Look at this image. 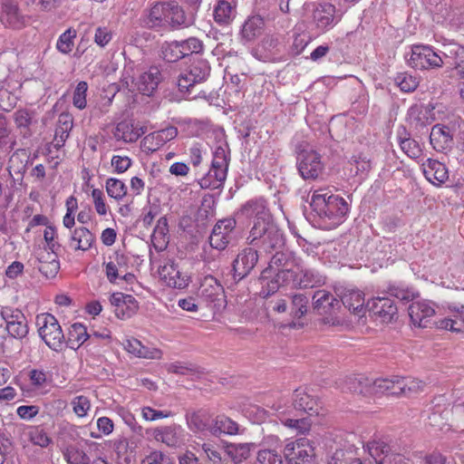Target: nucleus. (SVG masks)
Listing matches in <instances>:
<instances>
[{
  "instance_id": "obj_1",
  "label": "nucleus",
  "mask_w": 464,
  "mask_h": 464,
  "mask_svg": "<svg viewBox=\"0 0 464 464\" xmlns=\"http://www.w3.org/2000/svg\"><path fill=\"white\" fill-rule=\"evenodd\" d=\"M310 206L317 218L319 227L330 230L342 224L349 211L346 200L325 189L315 190L311 198Z\"/></svg>"
},
{
  "instance_id": "obj_2",
  "label": "nucleus",
  "mask_w": 464,
  "mask_h": 464,
  "mask_svg": "<svg viewBox=\"0 0 464 464\" xmlns=\"http://www.w3.org/2000/svg\"><path fill=\"white\" fill-rule=\"evenodd\" d=\"M246 242L260 253L269 254L284 246L283 233L277 226L270 221L261 225H253L246 237Z\"/></svg>"
},
{
  "instance_id": "obj_3",
  "label": "nucleus",
  "mask_w": 464,
  "mask_h": 464,
  "mask_svg": "<svg viewBox=\"0 0 464 464\" xmlns=\"http://www.w3.org/2000/svg\"><path fill=\"white\" fill-rule=\"evenodd\" d=\"M36 325L45 344L53 351H61L65 337L57 319L51 314H41L36 316Z\"/></svg>"
},
{
  "instance_id": "obj_4",
  "label": "nucleus",
  "mask_w": 464,
  "mask_h": 464,
  "mask_svg": "<svg viewBox=\"0 0 464 464\" xmlns=\"http://www.w3.org/2000/svg\"><path fill=\"white\" fill-rule=\"evenodd\" d=\"M312 299L314 311L324 316V324H339L340 321L336 315L342 306L340 301L333 294L326 290H317Z\"/></svg>"
},
{
  "instance_id": "obj_5",
  "label": "nucleus",
  "mask_w": 464,
  "mask_h": 464,
  "mask_svg": "<svg viewBox=\"0 0 464 464\" xmlns=\"http://www.w3.org/2000/svg\"><path fill=\"white\" fill-rule=\"evenodd\" d=\"M407 62L411 68L419 70L439 68L443 64V59L426 45L413 46Z\"/></svg>"
},
{
  "instance_id": "obj_6",
  "label": "nucleus",
  "mask_w": 464,
  "mask_h": 464,
  "mask_svg": "<svg viewBox=\"0 0 464 464\" xmlns=\"http://www.w3.org/2000/svg\"><path fill=\"white\" fill-rule=\"evenodd\" d=\"M372 317L382 324H391L398 318V308L394 301L389 297H376L367 302Z\"/></svg>"
},
{
  "instance_id": "obj_7",
  "label": "nucleus",
  "mask_w": 464,
  "mask_h": 464,
  "mask_svg": "<svg viewBox=\"0 0 464 464\" xmlns=\"http://www.w3.org/2000/svg\"><path fill=\"white\" fill-rule=\"evenodd\" d=\"M236 218L241 219L254 218V225H261L263 223H268L272 220L269 209L266 206V202L264 198H253L246 201L241 208L237 211Z\"/></svg>"
},
{
  "instance_id": "obj_8",
  "label": "nucleus",
  "mask_w": 464,
  "mask_h": 464,
  "mask_svg": "<svg viewBox=\"0 0 464 464\" xmlns=\"http://www.w3.org/2000/svg\"><path fill=\"white\" fill-rule=\"evenodd\" d=\"M339 19L335 6L326 1L318 2L313 10V24L319 32H326L333 28Z\"/></svg>"
},
{
  "instance_id": "obj_9",
  "label": "nucleus",
  "mask_w": 464,
  "mask_h": 464,
  "mask_svg": "<svg viewBox=\"0 0 464 464\" xmlns=\"http://www.w3.org/2000/svg\"><path fill=\"white\" fill-rule=\"evenodd\" d=\"M455 130L444 124H435L430 133V142L432 148L442 153L450 151L455 144Z\"/></svg>"
},
{
  "instance_id": "obj_10",
  "label": "nucleus",
  "mask_w": 464,
  "mask_h": 464,
  "mask_svg": "<svg viewBox=\"0 0 464 464\" xmlns=\"http://www.w3.org/2000/svg\"><path fill=\"white\" fill-rule=\"evenodd\" d=\"M258 251L249 246L242 249L233 262L234 278L241 280L248 276L258 262Z\"/></svg>"
},
{
  "instance_id": "obj_11",
  "label": "nucleus",
  "mask_w": 464,
  "mask_h": 464,
  "mask_svg": "<svg viewBox=\"0 0 464 464\" xmlns=\"http://www.w3.org/2000/svg\"><path fill=\"white\" fill-rule=\"evenodd\" d=\"M314 450L306 439L288 442L284 450V454L289 464H305L314 456Z\"/></svg>"
},
{
  "instance_id": "obj_12",
  "label": "nucleus",
  "mask_w": 464,
  "mask_h": 464,
  "mask_svg": "<svg viewBox=\"0 0 464 464\" xmlns=\"http://www.w3.org/2000/svg\"><path fill=\"white\" fill-rule=\"evenodd\" d=\"M110 303L114 307L115 315L121 320L129 319L139 310V303L130 295L114 293L110 297Z\"/></svg>"
},
{
  "instance_id": "obj_13",
  "label": "nucleus",
  "mask_w": 464,
  "mask_h": 464,
  "mask_svg": "<svg viewBox=\"0 0 464 464\" xmlns=\"http://www.w3.org/2000/svg\"><path fill=\"white\" fill-rule=\"evenodd\" d=\"M297 169L299 174H313L322 170L320 155L310 149L308 145H300L297 155Z\"/></svg>"
},
{
  "instance_id": "obj_14",
  "label": "nucleus",
  "mask_w": 464,
  "mask_h": 464,
  "mask_svg": "<svg viewBox=\"0 0 464 464\" xmlns=\"http://www.w3.org/2000/svg\"><path fill=\"white\" fill-rule=\"evenodd\" d=\"M411 322L418 327L425 328L435 314L434 304L422 300L413 302L409 306Z\"/></svg>"
},
{
  "instance_id": "obj_15",
  "label": "nucleus",
  "mask_w": 464,
  "mask_h": 464,
  "mask_svg": "<svg viewBox=\"0 0 464 464\" xmlns=\"http://www.w3.org/2000/svg\"><path fill=\"white\" fill-rule=\"evenodd\" d=\"M159 274L160 279L169 287L183 289L188 285V276L181 274L172 260L161 266Z\"/></svg>"
},
{
  "instance_id": "obj_16",
  "label": "nucleus",
  "mask_w": 464,
  "mask_h": 464,
  "mask_svg": "<svg viewBox=\"0 0 464 464\" xmlns=\"http://www.w3.org/2000/svg\"><path fill=\"white\" fill-rule=\"evenodd\" d=\"M162 80L160 70L157 66H151L139 76L136 86L143 95L152 96Z\"/></svg>"
},
{
  "instance_id": "obj_17",
  "label": "nucleus",
  "mask_w": 464,
  "mask_h": 464,
  "mask_svg": "<svg viewBox=\"0 0 464 464\" xmlns=\"http://www.w3.org/2000/svg\"><path fill=\"white\" fill-rule=\"evenodd\" d=\"M342 304L351 312L360 314L364 309V295L354 288H339L336 291Z\"/></svg>"
},
{
  "instance_id": "obj_18",
  "label": "nucleus",
  "mask_w": 464,
  "mask_h": 464,
  "mask_svg": "<svg viewBox=\"0 0 464 464\" xmlns=\"http://www.w3.org/2000/svg\"><path fill=\"white\" fill-rule=\"evenodd\" d=\"M199 296L207 303H216L224 296V288L214 276H206L198 289Z\"/></svg>"
},
{
  "instance_id": "obj_19",
  "label": "nucleus",
  "mask_w": 464,
  "mask_h": 464,
  "mask_svg": "<svg viewBox=\"0 0 464 464\" xmlns=\"http://www.w3.org/2000/svg\"><path fill=\"white\" fill-rule=\"evenodd\" d=\"M152 435L157 441L165 443L169 447H177L182 440V429L179 425L172 424L155 429Z\"/></svg>"
},
{
  "instance_id": "obj_20",
  "label": "nucleus",
  "mask_w": 464,
  "mask_h": 464,
  "mask_svg": "<svg viewBox=\"0 0 464 464\" xmlns=\"http://www.w3.org/2000/svg\"><path fill=\"white\" fill-rule=\"evenodd\" d=\"M187 422L188 428L194 432L211 433L213 419L208 411L199 410L187 414Z\"/></svg>"
},
{
  "instance_id": "obj_21",
  "label": "nucleus",
  "mask_w": 464,
  "mask_h": 464,
  "mask_svg": "<svg viewBox=\"0 0 464 464\" xmlns=\"http://www.w3.org/2000/svg\"><path fill=\"white\" fill-rule=\"evenodd\" d=\"M343 389L362 396L373 394L372 380L361 374L347 377L344 380Z\"/></svg>"
},
{
  "instance_id": "obj_22",
  "label": "nucleus",
  "mask_w": 464,
  "mask_h": 464,
  "mask_svg": "<svg viewBox=\"0 0 464 464\" xmlns=\"http://www.w3.org/2000/svg\"><path fill=\"white\" fill-rule=\"evenodd\" d=\"M16 144V138L7 117L0 112V151L8 154L14 150Z\"/></svg>"
},
{
  "instance_id": "obj_23",
  "label": "nucleus",
  "mask_w": 464,
  "mask_h": 464,
  "mask_svg": "<svg viewBox=\"0 0 464 464\" xmlns=\"http://www.w3.org/2000/svg\"><path fill=\"white\" fill-rule=\"evenodd\" d=\"M2 23L9 27L19 29L24 24V17L20 14L17 5L11 0H5L2 4Z\"/></svg>"
},
{
  "instance_id": "obj_24",
  "label": "nucleus",
  "mask_w": 464,
  "mask_h": 464,
  "mask_svg": "<svg viewBox=\"0 0 464 464\" xmlns=\"http://www.w3.org/2000/svg\"><path fill=\"white\" fill-rule=\"evenodd\" d=\"M293 406L295 410L305 411L310 415L319 413L317 401L303 389H296L294 392Z\"/></svg>"
},
{
  "instance_id": "obj_25",
  "label": "nucleus",
  "mask_w": 464,
  "mask_h": 464,
  "mask_svg": "<svg viewBox=\"0 0 464 464\" xmlns=\"http://www.w3.org/2000/svg\"><path fill=\"white\" fill-rule=\"evenodd\" d=\"M164 5L163 3L155 4L150 9L147 10L142 18V24L149 29H164Z\"/></svg>"
},
{
  "instance_id": "obj_26",
  "label": "nucleus",
  "mask_w": 464,
  "mask_h": 464,
  "mask_svg": "<svg viewBox=\"0 0 464 464\" xmlns=\"http://www.w3.org/2000/svg\"><path fill=\"white\" fill-rule=\"evenodd\" d=\"M366 450L376 464H385L387 461L391 462L393 457L391 447L382 440L368 442Z\"/></svg>"
},
{
  "instance_id": "obj_27",
  "label": "nucleus",
  "mask_w": 464,
  "mask_h": 464,
  "mask_svg": "<svg viewBox=\"0 0 464 464\" xmlns=\"http://www.w3.org/2000/svg\"><path fill=\"white\" fill-rule=\"evenodd\" d=\"M324 281V276L318 271L308 268L303 264L294 284L301 288H312L323 284Z\"/></svg>"
},
{
  "instance_id": "obj_28",
  "label": "nucleus",
  "mask_w": 464,
  "mask_h": 464,
  "mask_svg": "<svg viewBox=\"0 0 464 464\" xmlns=\"http://www.w3.org/2000/svg\"><path fill=\"white\" fill-rule=\"evenodd\" d=\"M438 327L440 329L450 330L455 333L464 332V306L451 310V314L444 319L440 320Z\"/></svg>"
},
{
  "instance_id": "obj_29",
  "label": "nucleus",
  "mask_w": 464,
  "mask_h": 464,
  "mask_svg": "<svg viewBox=\"0 0 464 464\" xmlns=\"http://www.w3.org/2000/svg\"><path fill=\"white\" fill-rule=\"evenodd\" d=\"M236 16L235 0H218L214 10L215 21L220 24H229Z\"/></svg>"
},
{
  "instance_id": "obj_30",
  "label": "nucleus",
  "mask_w": 464,
  "mask_h": 464,
  "mask_svg": "<svg viewBox=\"0 0 464 464\" xmlns=\"http://www.w3.org/2000/svg\"><path fill=\"white\" fill-rule=\"evenodd\" d=\"M304 262L301 257L297 256L295 253H292L290 260L285 264L282 271H277V277L281 279L282 283L295 282L298 273L302 268Z\"/></svg>"
},
{
  "instance_id": "obj_31",
  "label": "nucleus",
  "mask_w": 464,
  "mask_h": 464,
  "mask_svg": "<svg viewBox=\"0 0 464 464\" xmlns=\"http://www.w3.org/2000/svg\"><path fill=\"white\" fill-rule=\"evenodd\" d=\"M72 127V120L68 114H61L54 131L53 144L56 149H60L64 145L65 140L69 137V132Z\"/></svg>"
},
{
  "instance_id": "obj_32",
  "label": "nucleus",
  "mask_w": 464,
  "mask_h": 464,
  "mask_svg": "<svg viewBox=\"0 0 464 464\" xmlns=\"http://www.w3.org/2000/svg\"><path fill=\"white\" fill-rule=\"evenodd\" d=\"M94 240L93 235L84 227H77L74 229L70 241V246L74 250L86 251L91 246Z\"/></svg>"
},
{
  "instance_id": "obj_33",
  "label": "nucleus",
  "mask_w": 464,
  "mask_h": 464,
  "mask_svg": "<svg viewBox=\"0 0 464 464\" xmlns=\"http://www.w3.org/2000/svg\"><path fill=\"white\" fill-rule=\"evenodd\" d=\"M229 164V151L219 146L213 152L211 167L207 174H227Z\"/></svg>"
},
{
  "instance_id": "obj_34",
  "label": "nucleus",
  "mask_w": 464,
  "mask_h": 464,
  "mask_svg": "<svg viewBox=\"0 0 464 464\" xmlns=\"http://www.w3.org/2000/svg\"><path fill=\"white\" fill-rule=\"evenodd\" d=\"M264 28V20L259 15L249 17L243 24L241 30L242 37L250 42L261 35Z\"/></svg>"
},
{
  "instance_id": "obj_35",
  "label": "nucleus",
  "mask_w": 464,
  "mask_h": 464,
  "mask_svg": "<svg viewBox=\"0 0 464 464\" xmlns=\"http://www.w3.org/2000/svg\"><path fill=\"white\" fill-rule=\"evenodd\" d=\"M238 426L235 421L224 415H221L213 419L210 434L214 436H218L222 433L232 435L236 434Z\"/></svg>"
},
{
  "instance_id": "obj_36",
  "label": "nucleus",
  "mask_w": 464,
  "mask_h": 464,
  "mask_svg": "<svg viewBox=\"0 0 464 464\" xmlns=\"http://www.w3.org/2000/svg\"><path fill=\"white\" fill-rule=\"evenodd\" d=\"M29 160L24 150H17L9 159L8 174H25L28 169Z\"/></svg>"
},
{
  "instance_id": "obj_37",
  "label": "nucleus",
  "mask_w": 464,
  "mask_h": 464,
  "mask_svg": "<svg viewBox=\"0 0 464 464\" xmlns=\"http://www.w3.org/2000/svg\"><path fill=\"white\" fill-rule=\"evenodd\" d=\"M170 14V29L172 30L188 27L193 24L192 16L186 14L183 8L175 3H172Z\"/></svg>"
},
{
  "instance_id": "obj_38",
  "label": "nucleus",
  "mask_w": 464,
  "mask_h": 464,
  "mask_svg": "<svg viewBox=\"0 0 464 464\" xmlns=\"http://www.w3.org/2000/svg\"><path fill=\"white\" fill-rule=\"evenodd\" d=\"M251 445L249 443L229 444L226 447V453L234 464H242L250 456Z\"/></svg>"
},
{
  "instance_id": "obj_39",
  "label": "nucleus",
  "mask_w": 464,
  "mask_h": 464,
  "mask_svg": "<svg viewBox=\"0 0 464 464\" xmlns=\"http://www.w3.org/2000/svg\"><path fill=\"white\" fill-rule=\"evenodd\" d=\"M14 121L16 128L20 130V134L24 139L32 136L30 125L32 123V116L27 110H17L14 112Z\"/></svg>"
},
{
  "instance_id": "obj_40",
  "label": "nucleus",
  "mask_w": 464,
  "mask_h": 464,
  "mask_svg": "<svg viewBox=\"0 0 464 464\" xmlns=\"http://www.w3.org/2000/svg\"><path fill=\"white\" fill-rule=\"evenodd\" d=\"M140 136L139 130H134L132 125L125 121L119 122L114 130L116 140H123L124 142H134Z\"/></svg>"
},
{
  "instance_id": "obj_41",
  "label": "nucleus",
  "mask_w": 464,
  "mask_h": 464,
  "mask_svg": "<svg viewBox=\"0 0 464 464\" xmlns=\"http://www.w3.org/2000/svg\"><path fill=\"white\" fill-rule=\"evenodd\" d=\"M443 63L453 66L455 69L458 63H464V46L458 44H450L444 53Z\"/></svg>"
},
{
  "instance_id": "obj_42",
  "label": "nucleus",
  "mask_w": 464,
  "mask_h": 464,
  "mask_svg": "<svg viewBox=\"0 0 464 464\" xmlns=\"http://www.w3.org/2000/svg\"><path fill=\"white\" fill-rule=\"evenodd\" d=\"M293 252H276L271 258L268 267L262 271V279L267 277V274H270L274 270L275 274L277 271H282L285 264L290 260V256Z\"/></svg>"
},
{
  "instance_id": "obj_43",
  "label": "nucleus",
  "mask_w": 464,
  "mask_h": 464,
  "mask_svg": "<svg viewBox=\"0 0 464 464\" xmlns=\"http://www.w3.org/2000/svg\"><path fill=\"white\" fill-rule=\"evenodd\" d=\"M210 72V66L206 60H198L191 63L188 67V75L196 81L201 82L207 79Z\"/></svg>"
},
{
  "instance_id": "obj_44",
  "label": "nucleus",
  "mask_w": 464,
  "mask_h": 464,
  "mask_svg": "<svg viewBox=\"0 0 464 464\" xmlns=\"http://www.w3.org/2000/svg\"><path fill=\"white\" fill-rule=\"evenodd\" d=\"M92 335L88 334L86 327L80 324H73L68 333V343L71 347H73L74 344L80 346L84 343Z\"/></svg>"
},
{
  "instance_id": "obj_45",
  "label": "nucleus",
  "mask_w": 464,
  "mask_h": 464,
  "mask_svg": "<svg viewBox=\"0 0 464 464\" xmlns=\"http://www.w3.org/2000/svg\"><path fill=\"white\" fill-rule=\"evenodd\" d=\"M63 457L69 464H92L85 451L76 446H69L63 452Z\"/></svg>"
},
{
  "instance_id": "obj_46",
  "label": "nucleus",
  "mask_w": 464,
  "mask_h": 464,
  "mask_svg": "<svg viewBox=\"0 0 464 464\" xmlns=\"http://www.w3.org/2000/svg\"><path fill=\"white\" fill-rule=\"evenodd\" d=\"M125 259L123 255L116 253L113 259L105 264L106 276L111 283L116 282L119 271L125 265Z\"/></svg>"
},
{
  "instance_id": "obj_47",
  "label": "nucleus",
  "mask_w": 464,
  "mask_h": 464,
  "mask_svg": "<svg viewBox=\"0 0 464 464\" xmlns=\"http://www.w3.org/2000/svg\"><path fill=\"white\" fill-rule=\"evenodd\" d=\"M161 56L168 63H175L182 59L179 41L164 43L161 46Z\"/></svg>"
},
{
  "instance_id": "obj_48",
  "label": "nucleus",
  "mask_w": 464,
  "mask_h": 464,
  "mask_svg": "<svg viewBox=\"0 0 464 464\" xmlns=\"http://www.w3.org/2000/svg\"><path fill=\"white\" fill-rule=\"evenodd\" d=\"M407 120L410 126L416 130L422 129L426 126V117L420 107L417 104L411 106L408 110Z\"/></svg>"
},
{
  "instance_id": "obj_49",
  "label": "nucleus",
  "mask_w": 464,
  "mask_h": 464,
  "mask_svg": "<svg viewBox=\"0 0 464 464\" xmlns=\"http://www.w3.org/2000/svg\"><path fill=\"white\" fill-rule=\"evenodd\" d=\"M228 234L221 231L220 226H215L209 237V244L213 248L223 250L229 243Z\"/></svg>"
},
{
  "instance_id": "obj_50",
  "label": "nucleus",
  "mask_w": 464,
  "mask_h": 464,
  "mask_svg": "<svg viewBox=\"0 0 464 464\" xmlns=\"http://www.w3.org/2000/svg\"><path fill=\"white\" fill-rule=\"evenodd\" d=\"M308 297L303 294L292 296L291 314L295 318H301L307 313Z\"/></svg>"
},
{
  "instance_id": "obj_51",
  "label": "nucleus",
  "mask_w": 464,
  "mask_h": 464,
  "mask_svg": "<svg viewBox=\"0 0 464 464\" xmlns=\"http://www.w3.org/2000/svg\"><path fill=\"white\" fill-rule=\"evenodd\" d=\"M179 45L182 58L193 53H199L203 50V43L196 37H189L187 40L180 41Z\"/></svg>"
},
{
  "instance_id": "obj_52",
  "label": "nucleus",
  "mask_w": 464,
  "mask_h": 464,
  "mask_svg": "<svg viewBox=\"0 0 464 464\" xmlns=\"http://www.w3.org/2000/svg\"><path fill=\"white\" fill-rule=\"evenodd\" d=\"M394 81L401 91L404 92H413L419 85L418 79L411 74H408L407 72L398 73Z\"/></svg>"
},
{
  "instance_id": "obj_53",
  "label": "nucleus",
  "mask_w": 464,
  "mask_h": 464,
  "mask_svg": "<svg viewBox=\"0 0 464 464\" xmlns=\"http://www.w3.org/2000/svg\"><path fill=\"white\" fill-rule=\"evenodd\" d=\"M328 464H366L360 458L353 457L352 452L337 450L331 457Z\"/></svg>"
},
{
  "instance_id": "obj_54",
  "label": "nucleus",
  "mask_w": 464,
  "mask_h": 464,
  "mask_svg": "<svg viewBox=\"0 0 464 464\" xmlns=\"http://www.w3.org/2000/svg\"><path fill=\"white\" fill-rule=\"evenodd\" d=\"M76 37V31L69 28L64 33H63L56 44V47L59 52L67 54L69 53L73 47V39Z\"/></svg>"
},
{
  "instance_id": "obj_55",
  "label": "nucleus",
  "mask_w": 464,
  "mask_h": 464,
  "mask_svg": "<svg viewBox=\"0 0 464 464\" xmlns=\"http://www.w3.org/2000/svg\"><path fill=\"white\" fill-rule=\"evenodd\" d=\"M107 193L110 197L115 199L122 198L127 193L125 184L117 179H109L106 182Z\"/></svg>"
},
{
  "instance_id": "obj_56",
  "label": "nucleus",
  "mask_w": 464,
  "mask_h": 464,
  "mask_svg": "<svg viewBox=\"0 0 464 464\" xmlns=\"http://www.w3.org/2000/svg\"><path fill=\"white\" fill-rule=\"evenodd\" d=\"M125 349L130 353L140 358H153L152 353L150 352L142 343L137 339L127 340L124 343Z\"/></svg>"
},
{
  "instance_id": "obj_57",
  "label": "nucleus",
  "mask_w": 464,
  "mask_h": 464,
  "mask_svg": "<svg viewBox=\"0 0 464 464\" xmlns=\"http://www.w3.org/2000/svg\"><path fill=\"white\" fill-rule=\"evenodd\" d=\"M282 423L294 430H296L298 433L304 434L307 432L311 428V420L308 418H299V419H285L282 420Z\"/></svg>"
},
{
  "instance_id": "obj_58",
  "label": "nucleus",
  "mask_w": 464,
  "mask_h": 464,
  "mask_svg": "<svg viewBox=\"0 0 464 464\" xmlns=\"http://www.w3.org/2000/svg\"><path fill=\"white\" fill-rule=\"evenodd\" d=\"M268 277L269 274H267V277L265 279H262V276H260V280L262 281V290L260 295L265 298L275 294L279 289V287L285 284L282 283L281 279L277 277L276 273L273 279L268 280Z\"/></svg>"
},
{
  "instance_id": "obj_59",
  "label": "nucleus",
  "mask_w": 464,
  "mask_h": 464,
  "mask_svg": "<svg viewBox=\"0 0 464 464\" xmlns=\"http://www.w3.org/2000/svg\"><path fill=\"white\" fill-rule=\"evenodd\" d=\"M400 146L403 152L412 159L419 157L421 151L416 140L411 138L401 137V135H400Z\"/></svg>"
},
{
  "instance_id": "obj_60",
  "label": "nucleus",
  "mask_w": 464,
  "mask_h": 464,
  "mask_svg": "<svg viewBox=\"0 0 464 464\" xmlns=\"http://www.w3.org/2000/svg\"><path fill=\"white\" fill-rule=\"evenodd\" d=\"M162 143L159 139V135H157L156 131H153L148 135H146L140 142V148L142 151L150 153L154 152L162 147Z\"/></svg>"
},
{
  "instance_id": "obj_61",
  "label": "nucleus",
  "mask_w": 464,
  "mask_h": 464,
  "mask_svg": "<svg viewBox=\"0 0 464 464\" xmlns=\"http://www.w3.org/2000/svg\"><path fill=\"white\" fill-rule=\"evenodd\" d=\"M87 90H88L87 82L82 81L77 84L75 91L73 92V99H72L73 105L80 110H82L86 107Z\"/></svg>"
},
{
  "instance_id": "obj_62",
  "label": "nucleus",
  "mask_w": 464,
  "mask_h": 464,
  "mask_svg": "<svg viewBox=\"0 0 464 464\" xmlns=\"http://www.w3.org/2000/svg\"><path fill=\"white\" fill-rule=\"evenodd\" d=\"M1 317L5 323V327L11 324L16 323L17 321H23L25 318L24 314L19 309H14L12 307H4L1 310Z\"/></svg>"
},
{
  "instance_id": "obj_63",
  "label": "nucleus",
  "mask_w": 464,
  "mask_h": 464,
  "mask_svg": "<svg viewBox=\"0 0 464 464\" xmlns=\"http://www.w3.org/2000/svg\"><path fill=\"white\" fill-rule=\"evenodd\" d=\"M257 461L260 464H283L282 457L272 450H262L257 453Z\"/></svg>"
},
{
  "instance_id": "obj_64",
  "label": "nucleus",
  "mask_w": 464,
  "mask_h": 464,
  "mask_svg": "<svg viewBox=\"0 0 464 464\" xmlns=\"http://www.w3.org/2000/svg\"><path fill=\"white\" fill-rule=\"evenodd\" d=\"M72 405L73 412L78 417L86 416L87 412L91 407L89 399L82 395L75 397L72 401Z\"/></svg>"
}]
</instances>
